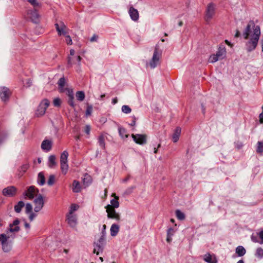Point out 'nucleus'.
I'll return each instance as SVG.
<instances>
[{
	"mask_svg": "<svg viewBox=\"0 0 263 263\" xmlns=\"http://www.w3.org/2000/svg\"><path fill=\"white\" fill-rule=\"evenodd\" d=\"M118 102V98L115 97L112 99V103L113 104H116Z\"/></svg>",
	"mask_w": 263,
	"mask_h": 263,
	"instance_id": "63",
	"label": "nucleus"
},
{
	"mask_svg": "<svg viewBox=\"0 0 263 263\" xmlns=\"http://www.w3.org/2000/svg\"><path fill=\"white\" fill-rule=\"evenodd\" d=\"M160 147H161V144H160V143H159V144L158 145L157 147H154V148H153L154 153L155 154L157 153V152H158V148H160Z\"/></svg>",
	"mask_w": 263,
	"mask_h": 263,
	"instance_id": "59",
	"label": "nucleus"
},
{
	"mask_svg": "<svg viewBox=\"0 0 263 263\" xmlns=\"http://www.w3.org/2000/svg\"><path fill=\"white\" fill-rule=\"evenodd\" d=\"M104 245L95 242L94 243L93 253L97 255H99L100 253H102L103 251Z\"/></svg>",
	"mask_w": 263,
	"mask_h": 263,
	"instance_id": "22",
	"label": "nucleus"
},
{
	"mask_svg": "<svg viewBox=\"0 0 263 263\" xmlns=\"http://www.w3.org/2000/svg\"><path fill=\"white\" fill-rule=\"evenodd\" d=\"M107 213L108 218L113 219L117 221H119L121 219V216L119 213H117L115 209L108 206V208H105Z\"/></svg>",
	"mask_w": 263,
	"mask_h": 263,
	"instance_id": "9",
	"label": "nucleus"
},
{
	"mask_svg": "<svg viewBox=\"0 0 263 263\" xmlns=\"http://www.w3.org/2000/svg\"><path fill=\"white\" fill-rule=\"evenodd\" d=\"M91 182V178L90 176L86 175L83 179V183L85 186L89 185Z\"/></svg>",
	"mask_w": 263,
	"mask_h": 263,
	"instance_id": "37",
	"label": "nucleus"
},
{
	"mask_svg": "<svg viewBox=\"0 0 263 263\" xmlns=\"http://www.w3.org/2000/svg\"><path fill=\"white\" fill-rule=\"evenodd\" d=\"M56 157L54 155H50L48 158V166L50 168H53L57 165Z\"/></svg>",
	"mask_w": 263,
	"mask_h": 263,
	"instance_id": "25",
	"label": "nucleus"
},
{
	"mask_svg": "<svg viewBox=\"0 0 263 263\" xmlns=\"http://www.w3.org/2000/svg\"><path fill=\"white\" fill-rule=\"evenodd\" d=\"M90 126L88 125H87L85 128V132L87 135H89L90 134Z\"/></svg>",
	"mask_w": 263,
	"mask_h": 263,
	"instance_id": "57",
	"label": "nucleus"
},
{
	"mask_svg": "<svg viewBox=\"0 0 263 263\" xmlns=\"http://www.w3.org/2000/svg\"><path fill=\"white\" fill-rule=\"evenodd\" d=\"M118 131L119 135L123 139L128 138V135L127 134L126 130L124 128L121 126H119Z\"/></svg>",
	"mask_w": 263,
	"mask_h": 263,
	"instance_id": "32",
	"label": "nucleus"
},
{
	"mask_svg": "<svg viewBox=\"0 0 263 263\" xmlns=\"http://www.w3.org/2000/svg\"><path fill=\"white\" fill-rule=\"evenodd\" d=\"M68 103L70 106L74 107L76 105L74 101V97L72 98H68Z\"/></svg>",
	"mask_w": 263,
	"mask_h": 263,
	"instance_id": "49",
	"label": "nucleus"
},
{
	"mask_svg": "<svg viewBox=\"0 0 263 263\" xmlns=\"http://www.w3.org/2000/svg\"><path fill=\"white\" fill-rule=\"evenodd\" d=\"M181 134V128L180 127H177L174 131V133L172 136L173 141L175 143L177 142L179 140L180 135Z\"/></svg>",
	"mask_w": 263,
	"mask_h": 263,
	"instance_id": "26",
	"label": "nucleus"
},
{
	"mask_svg": "<svg viewBox=\"0 0 263 263\" xmlns=\"http://www.w3.org/2000/svg\"><path fill=\"white\" fill-rule=\"evenodd\" d=\"M34 211L35 213L39 212L43 208L44 202L42 195H39L33 201Z\"/></svg>",
	"mask_w": 263,
	"mask_h": 263,
	"instance_id": "7",
	"label": "nucleus"
},
{
	"mask_svg": "<svg viewBox=\"0 0 263 263\" xmlns=\"http://www.w3.org/2000/svg\"><path fill=\"white\" fill-rule=\"evenodd\" d=\"M25 206V203L23 201H19L17 204L14 206V211L16 213H20L22 209Z\"/></svg>",
	"mask_w": 263,
	"mask_h": 263,
	"instance_id": "33",
	"label": "nucleus"
},
{
	"mask_svg": "<svg viewBox=\"0 0 263 263\" xmlns=\"http://www.w3.org/2000/svg\"><path fill=\"white\" fill-rule=\"evenodd\" d=\"M61 103L62 100L60 98L57 97L54 98L53 100V104L55 107H60L61 105Z\"/></svg>",
	"mask_w": 263,
	"mask_h": 263,
	"instance_id": "41",
	"label": "nucleus"
},
{
	"mask_svg": "<svg viewBox=\"0 0 263 263\" xmlns=\"http://www.w3.org/2000/svg\"><path fill=\"white\" fill-rule=\"evenodd\" d=\"M121 110L122 112L125 114H128L131 112L132 109L128 105H124L121 107Z\"/></svg>",
	"mask_w": 263,
	"mask_h": 263,
	"instance_id": "36",
	"label": "nucleus"
},
{
	"mask_svg": "<svg viewBox=\"0 0 263 263\" xmlns=\"http://www.w3.org/2000/svg\"><path fill=\"white\" fill-rule=\"evenodd\" d=\"M17 189L14 186L6 187L3 190V194L5 196H13L16 193Z\"/></svg>",
	"mask_w": 263,
	"mask_h": 263,
	"instance_id": "12",
	"label": "nucleus"
},
{
	"mask_svg": "<svg viewBox=\"0 0 263 263\" xmlns=\"http://www.w3.org/2000/svg\"><path fill=\"white\" fill-rule=\"evenodd\" d=\"M32 205L30 203H27L25 205V212L27 214H29V213L32 212Z\"/></svg>",
	"mask_w": 263,
	"mask_h": 263,
	"instance_id": "45",
	"label": "nucleus"
},
{
	"mask_svg": "<svg viewBox=\"0 0 263 263\" xmlns=\"http://www.w3.org/2000/svg\"><path fill=\"white\" fill-rule=\"evenodd\" d=\"M262 111L259 115V122L260 124H263V106H262Z\"/></svg>",
	"mask_w": 263,
	"mask_h": 263,
	"instance_id": "56",
	"label": "nucleus"
},
{
	"mask_svg": "<svg viewBox=\"0 0 263 263\" xmlns=\"http://www.w3.org/2000/svg\"><path fill=\"white\" fill-rule=\"evenodd\" d=\"M93 110V107L91 105H87V108L86 110L85 115L87 117L91 115Z\"/></svg>",
	"mask_w": 263,
	"mask_h": 263,
	"instance_id": "44",
	"label": "nucleus"
},
{
	"mask_svg": "<svg viewBox=\"0 0 263 263\" xmlns=\"http://www.w3.org/2000/svg\"><path fill=\"white\" fill-rule=\"evenodd\" d=\"M120 227L118 224L116 223H113L110 229V235L111 236L115 237L116 236L118 232H119Z\"/></svg>",
	"mask_w": 263,
	"mask_h": 263,
	"instance_id": "21",
	"label": "nucleus"
},
{
	"mask_svg": "<svg viewBox=\"0 0 263 263\" xmlns=\"http://www.w3.org/2000/svg\"><path fill=\"white\" fill-rule=\"evenodd\" d=\"M131 19L134 21H137L139 18V13L136 9L130 7L128 11Z\"/></svg>",
	"mask_w": 263,
	"mask_h": 263,
	"instance_id": "20",
	"label": "nucleus"
},
{
	"mask_svg": "<svg viewBox=\"0 0 263 263\" xmlns=\"http://www.w3.org/2000/svg\"><path fill=\"white\" fill-rule=\"evenodd\" d=\"M50 104V102L48 100L45 99H43L39 105L37 109L35 111V115L37 117H41L43 116L46 111L47 108Z\"/></svg>",
	"mask_w": 263,
	"mask_h": 263,
	"instance_id": "6",
	"label": "nucleus"
},
{
	"mask_svg": "<svg viewBox=\"0 0 263 263\" xmlns=\"http://www.w3.org/2000/svg\"><path fill=\"white\" fill-rule=\"evenodd\" d=\"M20 223V221L17 219L15 220L12 224L10 225V231L11 232H17L19 231L20 228L18 224Z\"/></svg>",
	"mask_w": 263,
	"mask_h": 263,
	"instance_id": "23",
	"label": "nucleus"
},
{
	"mask_svg": "<svg viewBox=\"0 0 263 263\" xmlns=\"http://www.w3.org/2000/svg\"><path fill=\"white\" fill-rule=\"evenodd\" d=\"M55 25L59 35L63 34L65 35L67 34L66 31V27L63 22H60V24H55Z\"/></svg>",
	"mask_w": 263,
	"mask_h": 263,
	"instance_id": "18",
	"label": "nucleus"
},
{
	"mask_svg": "<svg viewBox=\"0 0 263 263\" xmlns=\"http://www.w3.org/2000/svg\"><path fill=\"white\" fill-rule=\"evenodd\" d=\"M39 193V190L34 186H30L23 193V196L24 199L32 200L35 197L36 198Z\"/></svg>",
	"mask_w": 263,
	"mask_h": 263,
	"instance_id": "4",
	"label": "nucleus"
},
{
	"mask_svg": "<svg viewBox=\"0 0 263 263\" xmlns=\"http://www.w3.org/2000/svg\"><path fill=\"white\" fill-rule=\"evenodd\" d=\"M106 241V236L101 235L100 238L99 239L97 243L103 245L105 246Z\"/></svg>",
	"mask_w": 263,
	"mask_h": 263,
	"instance_id": "47",
	"label": "nucleus"
},
{
	"mask_svg": "<svg viewBox=\"0 0 263 263\" xmlns=\"http://www.w3.org/2000/svg\"><path fill=\"white\" fill-rule=\"evenodd\" d=\"M77 99L79 101H83L85 97V95L83 91H78L76 93Z\"/></svg>",
	"mask_w": 263,
	"mask_h": 263,
	"instance_id": "34",
	"label": "nucleus"
},
{
	"mask_svg": "<svg viewBox=\"0 0 263 263\" xmlns=\"http://www.w3.org/2000/svg\"><path fill=\"white\" fill-rule=\"evenodd\" d=\"M65 84V80L64 78H60L58 82L59 90L60 92H65V87H64Z\"/></svg>",
	"mask_w": 263,
	"mask_h": 263,
	"instance_id": "27",
	"label": "nucleus"
},
{
	"mask_svg": "<svg viewBox=\"0 0 263 263\" xmlns=\"http://www.w3.org/2000/svg\"><path fill=\"white\" fill-rule=\"evenodd\" d=\"M55 182V176L53 175H50L47 183L49 185H52Z\"/></svg>",
	"mask_w": 263,
	"mask_h": 263,
	"instance_id": "46",
	"label": "nucleus"
},
{
	"mask_svg": "<svg viewBox=\"0 0 263 263\" xmlns=\"http://www.w3.org/2000/svg\"><path fill=\"white\" fill-rule=\"evenodd\" d=\"M204 260L208 263H217L215 258L212 257L210 254H206L204 255Z\"/></svg>",
	"mask_w": 263,
	"mask_h": 263,
	"instance_id": "29",
	"label": "nucleus"
},
{
	"mask_svg": "<svg viewBox=\"0 0 263 263\" xmlns=\"http://www.w3.org/2000/svg\"><path fill=\"white\" fill-rule=\"evenodd\" d=\"M106 226L105 224H103L102 226V229L101 233V235L106 236Z\"/></svg>",
	"mask_w": 263,
	"mask_h": 263,
	"instance_id": "52",
	"label": "nucleus"
},
{
	"mask_svg": "<svg viewBox=\"0 0 263 263\" xmlns=\"http://www.w3.org/2000/svg\"><path fill=\"white\" fill-rule=\"evenodd\" d=\"M111 197H113L114 198L110 200V204H107L105 206V208H108V206H110L111 208L117 209L119 207V197L116 196L115 193L112 194Z\"/></svg>",
	"mask_w": 263,
	"mask_h": 263,
	"instance_id": "13",
	"label": "nucleus"
},
{
	"mask_svg": "<svg viewBox=\"0 0 263 263\" xmlns=\"http://www.w3.org/2000/svg\"><path fill=\"white\" fill-rule=\"evenodd\" d=\"M10 95L11 91L7 87H3L0 88V97L3 101H7Z\"/></svg>",
	"mask_w": 263,
	"mask_h": 263,
	"instance_id": "11",
	"label": "nucleus"
},
{
	"mask_svg": "<svg viewBox=\"0 0 263 263\" xmlns=\"http://www.w3.org/2000/svg\"><path fill=\"white\" fill-rule=\"evenodd\" d=\"M251 240L254 242H259L257 240V237L253 235H252V236H251Z\"/></svg>",
	"mask_w": 263,
	"mask_h": 263,
	"instance_id": "60",
	"label": "nucleus"
},
{
	"mask_svg": "<svg viewBox=\"0 0 263 263\" xmlns=\"http://www.w3.org/2000/svg\"><path fill=\"white\" fill-rule=\"evenodd\" d=\"M29 219L30 221H32L34 218L36 216V214L33 212L29 213Z\"/></svg>",
	"mask_w": 263,
	"mask_h": 263,
	"instance_id": "53",
	"label": "nucleus"
},
{
	"mask_svg": "<svg viewBox=\"0 0 263 263\" xmlns=\"http://www.w3.org/2000/svg\"><path fill=\"white\" fill-rule=\"evenodd\" d=\"M52 146V142L51 140L45 139L43 141L41 144V148L43 151L48 152H49Z\"/></svg>",
	"mask_w": 263,
	"mask_h": 263,
	"instance_id": "14",
	"label": "nucleus"
},
{
	"mask_svg": "<svg viewBox=\"0 0 263 263\" xmlns=\"http://www.w3.org/2000/svg\"><path fill=\"white\" fill-rule=\"evenodd\" d=\"M246 253V249L241 246H239L236 248V253L239 256H243Z\"/></svg>",
	"mask_w": 263,
	"mask_h": 263,
	"instance_id": "31",
	"label": "nucleus"
},
{
	"mask_svg": "<svg viewBox=\"0 0 263 263\" xmlns=\"http://www.w3.org/2000/svg\"><path fill=\"white\" fill-rule=\"evenodd\" d=\"M67 221L68 224L72 228L77 224V217L76 214H69L67 215Z\"/></svg>",
	"mask_w": 263,
	"mask_h": 263,
	"instance_id": "15",
	"label": "nucleus"
},
{
	"mask_svg": "<svg viewBox=\"0 0 263 263\" xmlns=\"http://www.w3.org/2000/svg\"><path fill=\"white\" fill-rule=\"evenodd\" d=\"M106 136L104 134H101L98 138L99 145L103 149H105V140Z\"/></svg>",
	"mask_w": 263,
	"mask_h": 263,
	"instance_id": "24",
	"label": "nucleus"
},
{
	"mask_svg": "<svg viewBox=\"0 0 263 263\" xmlns=\"http://www.w3.org/2000/svg\"><path fill=\"white\" fill-rule=\"evenodd\" d=\"M258 235L259 238L261 239V240L259 242V243L260 244H263V230L258 233Z\"/></svg>",
	"mask_w": 263,
	"mask_h": 263,
	"instance_id": "55",
	"label": "nucleus"
},
{
	"mask_svg": "<svg viewBox=\"0 0 263 263\" xmlns=\"http://www.w3.org/2000/svg\"><path fill=\"white\" fill-rule=\"evenodd\" d=\"M65 42L68 45H71L72 44L71 37L67 34L65 35Z\"/></svg>",
	"mask_w": 263,
	"mask_h": 263,
	"instance_id": "50",
	"label": "nucleus"
},
{
	"mask_svg": "<svg viewBox=\"0 0 263 263\" xmlns=\"http://www.w3.org/2000/svg\"><path fill=\"white\" fill-rule=\"evenodd\" d=\"M37 182V183L41 186L45 184V178L44 177V174L42 172H40L38 174Z\"/></svg>",
	"mask_w": 263,
	"mask_h": 263,
	"instance_id": "28",
	"label": "nucleus"
},
{
	"mask_svg": "<svg viewBox=\"0 0 263 263\" xmlns=\"http://www.w3.org/2000/svg\"><path fill=\"white\" fill-rule=\"evenodd\" d=\"M176 216L177 218L180 220H184L185 219V215L179 210H177L175 212Z\"/></svg>",
	"mask_w": 263,
	"mask_h": 263,
	"instance_id": "35",
	"label": "nucleus"
},
{
	"mask_svg": "<svg viewBox=\"0 0 263 263\" xmlns=\"http://www.w3.org/2000/svg\"><path fill=\"white\" fill-rule=\"evenodd\" d=\"M240 36V33L239 30H237L235 34V37H238Z\"/></svg>",
	"mask_w": 263,
	"mask_h": 263,
	"instance_id": "64",
	"label": "nucleus"
},
{
	"mask_svg": "<svg viewBox=\"0 0 263 263\" xmlns=\"http://www.w3.org/2000/svg\"><path fill=\"white\" fill-rule=\"evenodd\" d=\"M27 168L28 166L27 165H23L21 168V171H22L23 173H24L26 171Z\"/></svg>",
	"mask_w": 263,
	"mask_h": 263,
	"instance_id": "58",
	"label": "nucleus"
},
{
	"mask_svg": "<svg viewBox=\"0 0 263 263\" xmlns=\"http://www.w3.org/2000/svg\"><path fill=\"white\" fill-rule=\"evenodd\" d=\"M98 39V36L97 35L94 34L90 39V41L91 42H97Z\"/></svg>",
	"mask_w": 263,
	"mask_h": 263,
	"instance_id": "54",
	"label": "nucleus"
},
{
	"mask_svg": "<svg viewBox=\"0 0 263 263\" xmlns=\"http://www.w3.org/2000/svg\"><path fill=\"white\" fill-rule=\"evenodd\" d=\"M25 227L26 228V229L27 230V232L30 229V225L29 223H27V222H25Z\"/></svg>",
	"mask_w": 263,
	"mask_h": 263,
	"instance_id": "62",
	"label": "nucleus"
},
{
	"mask_svg": "<svg viewBox=\"0 0 263 263\" xmlns=\"http://www.w3.org/2000/svg\"><path fill=\"white\" fill-rule=\"evenodd\" d=\"M260 27L255 24L253 21H250L244 28L242 36L247 40L246 48L248 52H251L256 48L260 36Z\"/></svg>",
	"mask_w": 263,
	"mask_h": 263,
	"instance_id": "1",
	"label": "nucleus"
},
{
	"mask_svg": "<svg viewBox=\"0 0 263 263\" xmlns=\"http://www.w3.org/2000/svg\"><path fill=\"white\" fill-rule=\"evenodd\" d=\"M27 1L32 5L34 8L40 7L41 4L37 0H27Z\"/></svg>",
	"mask_w": 263,
	"mask_h": 263,
	"instance_id": "43",
	"label": "nucleus"
},
{
	"mask_svg": "<svg viewBox=\"0 0 263 263\" xmlns=\"http://www.w3.org/2000/svg\"><path fill=\"white\" fill-rule=\"evenodd\" d=\"M28 14L33 22H37L40 16L35 9L28 11Z\"/></svg>",
	"mask_w": 263,
	"mask_h": 263,
	"instance_id": "19",
	"label": "nucleus"
},
{
	"mask_svg": "<svg viewBox=\"0 0 263 263\" xmlns=\"http://www.w3.org/2000/svg\"><path fill=\"white\" fill-rule=\"evenodd\" d=\"M172 235L167 234L166 241L168 242H171V241L172 240Z\"/></svg>",
	"mask_w": 263,
	"mask_h": 263,
	"instance_id": "61",
	"label": "nucleus"
},
{
	"mask_svg": "<svg viewBox=\"0 0 263 263\" xmlns=\"http://www.w3.org/2000/svg\"><path fill=\"white\" fill-rule=\"evenodd\" d=\"M220 60V59L217 56H216V54H213L210 57L209 62L210 63H213Z\"/></svg>",
	"mask_w": 263,
	"mask_h": 263,
	"instance_id": "39",
	"label": "nucleus"
},
{
	"mask_svg": "<svg viewBox=\"0 0 263 263\" xmlns=\"http://www.w3.org/2000/svg\"><path fill=\"white\" fill-rule=\"evenodd\" d=\"M226 49L223 45H220L216 53L217 56L220 60L224 59L226 55Z\"/></svg>",
	"mask_w": 263,
	"mask_h": 263,
	"instance_id": "17",
	"label": "nucleus"
},
{
	"mask_svg": "<svg viewBox=\"0 0 263 263\" xmlns=\"http://www.w3.org/2000/svg\"><path fill=\"white\" fill-rule=\"evenodd\" d=\"M255 256L259 258H262L263 257V249L261 248H257L256 251Z\"/></svg>",
	"mask_w": 263,
	"mask_h": 263,
	"instance_id": "40",
	"label": "nucleus"
},
{
	"mask_svg": "<svg viewBox=\"0 0 263 263\" xmlns=\"http://www.w3.org/2000/svg\"><path fill=\"white\" fill-rule=\"evenodd\" d=\"M68 153L66 151H64L61 155L60 157V166L62 174L65 175L68 170V165L67 163V159Z\"/></svg>",
	"mask_w": 263,
	"mask_h": 263,
	"instance_id": "5",
	"label": "nucleus"
},
{
	"mask_svg": "<svg viewBox=\"0 0 263 263\" xmlns=\"http://www.w3.org/2000/svg\"><path fill=\"white\" fill-rule=\"evenodd\" d=\"M215 12V6L213 3L209 4L206 8L204 19L209 23L214 17Z\"/></svg>",
	"mask_w": 263,
	"mask_h": 263,
	"instance_id": "8",
	"label": "nucleus"
},
{
	"mask_svg": "<svg viewBox=\"0 0 263 263\" xmlns=\"http://www.w3.org/2000/svg\"><path fill=\"white\" fill-rule=\"evenodd\" d=\"M72 191L73 192L78 193L81 191V186L79 181L74 180L72 183Z\"/></svg>",
	"mask_w": 263,
	"mask_h": 263,
	"instance_id": "30",
	"label": "nucleus"
},
{
	"mask_svg": "<svg viewBox=\"0 0 263 263\" xmlns=\"http://www.w3.org/2000/svg\"><path fill=\"white\" fill-rule=\"evenodd\" d=\"M256 152L257 153H262L263 152V142L258 141L257 142Z\"/></svg>",
	"mask_w": 263,
	"mask_h": 263,
	"instance_id": "38",
	"label": "nucleus"
},
{
	"mask_svg": "<svg viewBox=\"0 0 263 263\" xmlns=\"http://www.w3.org/2000/svg\"><path fill=\"white\" fill-rule=\"evenodd\" d=\"M79 209V205L76 204H72L70 207V210L69 211V214H74L73 212L76 211Z\"/></svg>",
	"mask_w": 263,
	"mask_h": 263,
	"instance_id": "42",
	"label": "nucleus"
},
{
	"mask_svg": "<svg viewBox=\"0 0 263 263\" xmlns=\"http://www.w3.org/2000/svg\"><path fill=\"white\" fill-rule=\"evenodd\" d=\"M66 91V94L68 98H72L74 97L73 91L69 88H65V91Z\"/></svg>",
	"mask_w": 263,
	"mask_h": 263,
	"instance_id": "48",
	"label": "nucleus"
},
{
	"mask_svg": "<svg viewBox=\"0 0 263 263\" xmlns=\"http://www.w3.org/2000/svg\"><path fill=\"white\" fill-rule=\"evenodd\" d=\"M0 242L2 250L5 252H9L12 248V241L10 239V236L5 234L0 235Z\"/></svg>",
	"mask_w": 263,
	"mask_h": 263,
	"instance_id": "3",
	"label": "nucleus"
},
{
	"mask_svg": "<svg viewBox=\"0 0 263 263\" xmlns=\"http://www.w3.org/2000/svg\"><path fill=\"white\" fill-rule=\"evenodd\" d=\"M176 230H174L173 228H170L167 230V234L172 235V236L174 235V233H175Z\"/></svg>",
	"mask_w": 263,
	"mask_h": 263,
	"instance_id": "51",
	"label": "nucleus"
},
{
	"mask_svg": "<svg viewBox=\"0 0 263 263\" xmlns=\"http://www.w3.org/2000/svg\"><path fill=\"white\" fill-rule=\"evenodd\" d=\"M81 60V58L79 55H77L74 57H68V65L71 66L73 64L78 62V69L77 71L80 70V61Z\"/></svg>",
	"mask_w": 263,
	"mask_h": 263,
	"instance_id": "16",
	"label": "nucleus"
},
{
	"mask_svg": "<svg viewBox=\"0 0 263 263\" xmlns=\"http://www.w3.org/2000/svg\"><path fill=\"white\" fill-rule=\"evenodd\" d=\"M161 55V51L156 47L151 60L146 64V66H149L152 69L156 68L160 63Z\"/></svg>",
	"mask_w": 263,
	"mask_h": 263,
	"instance_id": "2",
	"label": "nucleus"
},
{
	"mask_svg": "<svg viewBox=\"0 0 263 263\" xmlns=\"http://www.w3.org/2000/svg\"><path fill=\"white\" fill-rule=\"evenodd\" d=\"M133 140L137 144L142 145L146 143V135L144 134H132Z\"/></svg>",
	"mask_w": 263,
	"mask_h": 263,
	"instance_id": "10",
	"label": "nucleus"
}]
</instances>
